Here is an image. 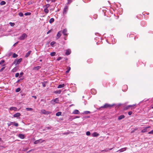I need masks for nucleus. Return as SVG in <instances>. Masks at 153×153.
<instances>
[{"label": "nucleus", "mask_w": 153, "mask_h": 153, "mask_svg": "<svg viewBox=\"0 0 153 153\" xmlns=\"http://www.w3.org/2000/svg\"><path fill=\"white\" fill-rule=\"evenodd\" d=\"M42 59H40V62H42Z\"/></svg>", "instance_id": "nucleus-58"}, {"label": "nucleus", "mask_w": 153, "mask_h": 153, "mask_svg": "<svg viewBox=\"0 0 153 153\" xmlns=\"http://www.w3.org/2000/svg\"><path fill=\"white\" fill-rule=\"evenodd\" d=\"M55 43V42H52L51 43V45L53 47Z\"/></svg>", "instance_id": "nucleus-33"}, {"label": "nucleus", "mask_w": 153, "mask_h": 153, "mask_svg": "<svg viewBox=\"0 0 153 153\" xmlns=\"http://www.w3.org/2000/svg\"><path fill=\"white\" fill-rule=\"evenodd\" d=\"M44 12L46 13H47L49 12V10L47 8H45L44 9Z\"/></svg>", "instance_id": "nucleus-23"}, {"label": "nucleus", "mask_w": 153, "mask_h": 153, "mask_svg": "<svg viewBox=\"0 0 153 153\" xmlns=\"http://www.w3.org/2000/svg\"><path fill=\"white\" fill-rule=\"evenodd\" d=\"M124 117H125V116L124 115H122L118 117V119L119 120H121L124 118Z\"/></svg>", "instance_id": "nucleus-20"}, {"label": "nucleus", "mask_w": 153, "mask_h": 153, "mask_svg": "<svg viewBox=\"0 0 153 153\" xmlns=\"http://www.w3.org/2000/svg\"><path fill=\"white\" fill-rule=\"evenodd\" d=\"M132 111H129L128 112V114L129 115H131L132 114Z\"/></svg>", "instance_id": "nucleus-46"}, {"label": "nucleus", "mask_w": 153, "mask_h": 153, "mask_svg": "<svg viewBox=\"0 0 153 153\" xmlns=\"http://www.w3.org/2000/svg\"><path fill=\"white\" fill-rule=\"evenodd\" d=\"M61 31L59 32L57 34V39L59 38L61 36Z\"/></svg>", "instance_id": "nucleus-16"}, {"label": "nucleus", "mask_w": 153, "mask_h": 153, "mask_svg": "<svg viewBox=\"0 0 153 153\" xmlns=\"http://www.w3.org/2000/svg\"><path fill=\"white\" fill-rule=\"evenodd\" d=\"M146 130H147L146 128H145L141 131L142 132V133H145L146 131Z\"/></svg>", "instance_id": "nucleus-36"}, {"label": "nucleus", "mask_w": 153, "mask_h": 153, "mask_svg": "<svg viewBox=\"0 0 153 153\" xmlns=\"http://www.w3.org/2000/svg\"><path fill=\"white\" fill-rule=\"evenodd\" d=\"M112 149V148L106 149H104V150L101 151V152H107V151H108V150H111Z\"/></svg>", "instance_id": "nucleus-25"}, {"label": "nucleus", "mask_w": 153, "mask_h": 153, "mask_svg": "<svg viewBox=\"0 0 153 153\" xmlns=\"http://www.w3.org/2000/svg\"><path fill=\"white\" fill-rule=\"evenodd\" d=\"M135 106V105H128V106H127V108H128L129 107H134V106Z\"/></svg>", "instance_id": "nucleus-41"}, {"label": "nucleus", "mask_w": 153, "mask_h": 153, "mask_svg": "<svg viewBox=\"0 0 153 153\" xmlns=\"http://www.w3.org/2000/svg\"><path fill=\"white\" fill-rule=\"evenodd\" d=\"M31 14V13L29 12L26 13H25V16L30 15Z\"/></svg>", "instance_id": "nucleus-37"}, {"label": "nucleus", "mask_w": 153, "mask_h": 153, "mask_svg": "<svg viewBox=\"0 0 153 153\" xmlns=\"http://www.w3.org/2000/svg\"><path fill=\"white\" fill-rule=\"evenodd\" d=\"M54 19L53 18H51L49 20V22H50V23H51L52 22H54Z\"/></svg>", "instance_id": "nucleus-22"}, {"label": "nucleus", "mask_w": 153, "mask_h": 153, "mask_svg": "<svg viewBox=\"0 0 153 153\" xmlns=\"http://www.w3.org/2000/svg\"><path fill=\"white\" fill-rule=\"evenodd\" d=\"M68 6H66L65 7V8L64 9L63 11V14H66L67 12L68 11Z\"/></svg>", "instance_id": "nucleus-6"}, {"label": "nucleus", "mask_w": 153, "mask_h": 153, "mask_svg": "<svg viewBox=\"0 0 153 153\" xmlns=\"http://www.w3.org/2000/svg\"><path fill=\"white\" fill-rule=\"evenodd\" d=\"M20 91V89L19 88H17L16 90V92H19Z\"/></svg>", "instance_id": "nucleus-40"}, {"label": "nucleus", "mask_w": 153, "mask_h": 153, "mask_svg": "<svg viewBox=\"0 0 153 153\" xmlns=\"http://www.w3.org/2000/svg\"><path fill=\"white\" fill-rule=\"evenodd\" d=\"M18 56V55L15 53H14L13 55V57L14 58H16Z\"/></svg>", "instance_id": "nucleus-30"}, {"label": "nucleus", "mask_w": 153, "mask_h": 153, "mask_svg": "<svg viewBox=\"0 0 153 153\" xmlns=\"http://www.w3.org/2000/svg\"><path fill=\"white\" fill-rule=\"evenodd\" d=\"M79 117L76 116V117H75V118H79Z\"/></svg>", "instance_id": "nucleus-56"}, {"label": "nucleus", "mask_w": 153, "mask_h": 153, "mask_svg": "<svg viewBox=\"0 0 153 153\" xmlns=\"http://www.w3.org/2000/svg\"><path fill=\"white\" fill-rule=\"evenodd\" d=\"M26 109L27 111H32V110H33V109L31 108H26Z\"/></svg>", "instance_id": "nucleus-34"}, {"label": "nucleus", "mask_w": 153, "mask_h": 153, "mask_svg": "<svg viewBox=\"0 0 153 153\" xmlns=\"http://www.w3.org/2000/svg\"><path fill=\"white\" fill-rule=\"evenodd\" d=\"M152 108H153V106H152Z\"/></svg>", "instance_id": "nucleus-61"}, {"label": "nucleus", "mask_w": 153, "mask_h": 153, "mask_svg": "<svg viewBox=\"0 0 153 153\" xmlns=\"http://www.w3.org/2000/svg\"><path fill=\"white\" fill-rule=\"evenodd\" d=\"M59 100L58 98H56L54 100H52L51 101V103L52 104H54L55 103H58L59 102Z\"/></svg>", "instance_id": "nucleus-4"}, {"label": "nucleus", "mask_w": 153, "mask_h": 153, "mask_svg": "<svg viewBox=\"0 0 153 153\" xmlns=\"http://www.w3.org/2000/svg\"><path fill=\"white\" fill-rule=\"evenodd\" d=\"M27 35L26 33H24L20 37V40H24L25 38H26Z\"/></svg>", "instance_id": "nucleus-5"}, {"label": "nucleus", "mask_w": 153, "mask_h": 153, "mask_svg": "<svg viewBox=\"0 0 153 153\" xmlns=\"http://www.w3.org/2000/svg\"><path fill=\"white\" fill-rule=\"evenodd\" d=\"M50 5L49 4H47L45 5L44 6L46 8H48L49 6Z\"/></svg>", "instance_id": "nucleus-38"}, {"label": "nucleus", "mask_w": 153, "mask_h": 153, "mask_svg": "<svg viewBox=\"0 0 153 153\" xmlns=\"http://www.w3.org/2000/svg\"><path fill=\"white\" fill-rule=\"evenodd\" d=\"M71 0H68V4H69L70 3H71Z\"/></svg>", "instance_id": "nucleus-49"}, {"label": "nucleus", "mask_w": 153, "mask_h": 153, "mask_svg": "<svg viewBox=\"0 0 153 153\" xmlns=\"http://www.w3.org/2000/svg\"><path fill=\"white\" fill-rule=\"evenodd\" d=\"M71 53V50L69 49H68L66 50L65 54L67 55H68L70 54Z\"/></svg>", "instance_id": "nucleus-12"}, {"label": "nucleus", "mask_w": 153, "mask_h": 153, "mask_svg": "<svg viewBox=\"0 0 153 153\" xmlns=\"http://www.w3.org/2000/svg\"><path fill=\"white\" fill-rule=\"evenodd\" d=\"M41 68V67L40 66H38L34 68L33 69L34 70H38Z\"/></svg>", "instance_id": "nucleus-18"}, {"label": "nucleus", "mask_w": 153, "mask_h": 153, "mask_svg": "<svg viewBox=\"0 0 153 153\" xmlns=\"http://www.w3.org/2000/svg\"><path fill=\"white\" fill-rule=\"evenodd\" d=\"M44 140L42 139H39L38 140H36L34 142V144H37L39 143H41L43 142Z\"/></svg>", "instance_id": "nucleus-7"}, {"label": "nucleus", "mask_w": 153, "mask_h": 153, "mask_svg": "<svg viewBox=\"0 0 153 153\" xmlns=\"http://www.w3.org/2000/svg\"><path fill=\"white\" fill-rule=\"evenodd\" d=\"M4 62V61L3 60H2L0 62V65H2V64H3Z\"/></svg>", "instance_id": "nucleus-45"}, {"label": "nucleus", "mask_w": 153, "mask_h": 153, "mask_svg": "<svg viewBox=\"0 0 153 153\" xmlns=\"http://www.w3.org/2000/svg\"><path fill=\"white\" fill-rule=\"evenodd\" d=\"M71 70V68L68 67V70L66 71V73H68Z\"/></svg>", "instance_id": "nucleus-32"}, {"label": "nucleus", "mask_w": 153, "mask_h": 153, "mask_svg": "<svg viewBox=\"0 0 153 153\" xmlns=\"http://www.w3.org/2000/svg\"><path fill=\"white\" fill-rule=\"evenodd\" d=\"M7 125L8 126H10L12 125H13L16 127H17L19 126V124L17 123L12 122H9L7 123Z\"/></svg>", "instance_id": "nucleus-1"}, {"label": "nucleus", "mask_w": 153, "mask_h": 153, "mask_svg": "<svg viewBox=\"0 0 153 153\" xmlns=\"http://www.w3.org/2000/svg\"><path fill=\"white\" fill-rule=\"evenodd\" d=\"M9 109L10 111L13 110L14 111H16L17 110V108L16 107H10Z\"/></svg>", "instance_id": "nucleus-10"}, {"label": "nucleus", "mask_w": 153, "mask_h": 153, "mask_svg": "<svg viewBox=\"0 0 153 153\" xmlns=\"http://www.w3.org/2000/svg\"><path fill=\"white\" fill-rule=\"evenodd\" d=\"M79 111L77 110L76 109L74 111L73 113L75 114H79Z\"/></svg>", "instance_id": "nucleus-14"}, {"label": "nucleus", "mask_w": 153, "mask_h": 153, "mask_svg": "<svg viewBox=\"0 0 153 153\" xmlns=\"http://www.w3.org/2000/svg\"><path fill=\"white\" fill-rule=\"evenodd\" d=\"M99 134H92L93 136L94 137H97Z\"/></svg>", "instance_id": "nucleus-47"}, {"label": "nucleus", "mask_w": 153, "mask_h": 153, "mask_svg": "<svg viewBox=\"0 0 153 153\" xmlns=\"http://www.w3.org/2000/svg\"><path fill=\"white\" fill-rule=\"evenodd\" d=\"M41 113L42 114H48L51 113V112L49 111H46L45 110L42 109L41 110Z\"/></svg>", "instance_id": "nucleus-3"}, {"label": "nucleus", "mask_w": 153, "mask_h": 153, "mask_svg": "<svg viewBox=\"0 0 153 153\" xmlns=\"http://www.w3.org/2000/svg\"><path fill=\"white\" fill-rule=\"evenodd\" d=\"M51 31V30H49L47 32V34H49V33H50Z\"/></svg>", "instance_id": "nucleus-50"}, {"label": "nucleus", "mask_w": 153, "mask_h": 153, "mask_svg": "<svg viewBox=\"0 0 153 153\" xmlns=\"http://www.w3.org/2000/svg\"><path fill=\"white\" fill-rule=\"evenodd\" d=\"M62 58L61 57H59L57 59V60L58 61H59L60 59H62Z\"/></svg>", "instance_id": "nucleus-44"}, {"label": "nucleus", "mask_w": 153, "mask_h": 153, "mask_svg": "<svg viewBox=\"0 0 153 153\" xmlns=\"http://www.w3.org/2000/svg\"><path fill=\"white\" fill-rule=\"evenodd\" d=\"M43 87H45V85H43Z\"/></svg>", "instance_id": "nucleus-59"}, {"label": "nucleus", "mask_w": 153, "mask_h": 153, "mask_svg": "<svg viewBox=\"0 0 153 153\" xmlns=\"http://www.w3.org/2000/svg\"><path fill=\"white\" fill-rule=\"evenodd\" d=\"M31 51H28L26 54L25 57H28L30 55V53H31Z\"/></svg>", "instance_id": "nucleus-15"}, {"label": "nucleus", "mask_w": 153, "mask_h": 153, "mask_svg": "<svg viewBox=\"0 0 153 153\" xmlns=\"http://www.w3.org/2000/svg\"><path fill=\"white\" fill-rule=\"evenodd\" d=\"M1 140V139L0 138V141Z\"/></svg>", "instance_id": "nucleus-62"}, {"label": "nucleus", "mask_w": 153, "mask_h": 153, "mask_svg": "<svg viewBox=\"0 0 153 153\" xmlns=\"http://www.w3.org/2000/svg\"><path fill=\"white\" fill-rule=\"evenodd\" d=\"M65 85L64 84H60L58 86V88H61L63 87H64L65 86Z\"/></svg>", "instance_id": "nucleus-19"}, {"label": "nucleus", "mask_w": 153, "mask_h": 153, "mask_svg": "<svg viewBox=\"0 0 153 153\" xmlns=\"http://www.w3.org/2000/svg\"><path fill=\"white\" fill-rule=\"evenodd\" d=\"M4 67H3L1 69V71H2V70H4Z\"/></svg>", "instance_id": "nucleus-52"}, {"label": "nucleus", "mask_w": 153, "mask_h": 153, "mask_svg": "<svg viewBox=\"0 0 153 153\" xmlns=\"http://www.w3.org/2000/svg\"><path fill=\"white\" fill-rule=\"evenodd\" d=\"M18 136L19 137L22 139L24 138L25 137L24 134H18Z\"/></svg>", "instance_id": "nucleus-17"}, {"label": "nucleus", "mask_w": 153, "mask_h": 153, "mask_svg": "<svg viewBox=\"0 0 153 153\" xmlns=\"http://www.w3.org/2000/svg\"><path fill=\"white\" fill-rule=\"evenodd\" d=\"M61 90H58V91H55V93L56 94H60L61 93Z\"/></svg>", "instance_id": "nucleus-31"}, {"label": "nucleus", "mask_w": 153, "mask_h": 153, "mask_svg": "<svg viewBox=\"0 0 153 153\" xmlns=\"http://www.w3.org/2000/svg\"><path fill=\"white\" fill-rule=\"evenodd\" d=\"M23 72H21L20 74L19 77H21L23 75Z\"/></svg>", "instance_id": "nucleus-43"}, {"label": "nucleus", "mask_w": 153, "mask_h": 153, "mask_svg": "<svg viewBox=\"0 0 153 153\" xmlns=\"http://www.w3.org/2000/svg\"><path fill=\"white\" fill-rule=\"evenodd\" d=\"M28 149V147H25L23 148L22 149V151H25L27 150Z\"/></svg>", "instance_id": "nucleus-28"}, {"label": "nucleus", "mask_w": 153, "mask_h": 153, "mask_svg": "<svg viewBox=\"0 0 153 153\" xmlns=\"http://www.w3.org/2000/svg\"><path fill=\"white\" fill-rule=\"evenodd\" d=\"M67 30L66 29H64L62 31L63 34L65 36H67Z\"/></svg>", "instance_id": "nucleus-11"}, {"label": "nucleus", "mask_w": 153, "mask_h": 153, "mask_svg": "<svg viewBox=\"0 0 153 153\" xmlns=\"http://www.w3.org/2000/svg\"><path fill=\"white\" fill-rule=\"evenodd\" d=\"M33 97L34 98V99H36V96H33Z\"/></svg>", "instance_id": "nucleus-54"}, {"label": "nucleus", "mask_w": 153, "mask_h": 153, "mask_svg": "<svg viewBox=\"0 0 153 153\" xmlns=\"http://www.w3.org/2000/svg\"><path fill=\"white\" fill-rule=\"evenodd\" d=\"M149 134H153V130L149 133Z\"/></svg>", "instance_id": "nucleus-48"}, {"label": "nucleus", "mask_w": 153, "mask_h": 153, "mask_svg": "<svg viewBox=\"0 0 153 153\" xmlns=\"http://www.w3.org/2000/svg\"><path fill=\"white\" fill-rule=\"evenodd\" d=\"M19 76V74L18 73H17L16 74L15 76L16 77H18Z\"/></svg>", "instance_id": "nucleus-42"}, {"label": "nucleus", "mask_w": 153, "mask_h": 153, "mask_svg": "<svg viewBox=\"0 0 153 153\" xmlns=\"http://www.w3.org/2000/svg\"><path fill=\"white\" fill-rule=\"evenodd\" d=\"M96 92V91L95 89H92L91 90V93L94 95L95 94Z\"/></svg>", "instance_id": "nucleus-13"}, {"label": "nucleus", "mask_w": 153, "mask_h": 153, "mask_svg": "<svg viewBox=\"0 0 153 153\" xmlns=\"http://www.w3.org/2000/svg\"><path fill=\"white\" fill-rule=\"evenodd\" d=\"M126 148H122L121 149H120V150L118 151L117 152L120 151V152H124V151L126 150Z\"/></svg>", "instance_id": "nucleus-21"}, {"label": "nucleus", "mask_w": 153, "mask_h": 153, "mask_svg": "<svg viewBox=\"0 0 153 153\" xmlns=\"http://www.w3.org/2000/svg\"><path fill=\"white\" fill-rule=\"evenodd\" d=\"M21 116V114L19 113H17L13 115V117H20Z\"/></svg>", "instance_id": "nucleus-9"}, {"label": "nucleus", "mask_w": 153, "mask_h": 153, "mask_svg": "<svg viewBox=\"0 0 153 153\" xmlns=\"http://www.w3.org/2000/svg\"><path fill=\"white\" fill-rule=\"evenodd\" d=\"M9 24H10V25L11 26H13L15 25L14 23H12L11 22H10Z\"/></svg>", "instance_id": "nucleus-35"}, {"label": "nucleus", "mask_w": 153, "mask_h": 153, "mask_svg": "<svg viewBox=\"0 0 153 153\" xmlns=\"http://www.w3.org/2000/svg\"><path fill=\"white\" fill-rule=\"evenodd\" d=\"M89 113H90V112L89 111H85L83 113V114H88Z\"/></svg>", "instance_id": "nucleus-29"}, {"label": "nucleus", "mask_w": 153, "mask_h": 153, "mask_svg": "<svg viewBox=\"0 0 153 153\" xmlns=\"http://www.w3.org/2000/svg\"><path fill=\"white\" fill-rule=\"evenodd\" d=\"M22 59L20 58L19 59H16L13 62V64H15L16 65L19 64L21 62Z\"/></svg>", "instance_id": "nucleus-2"}, {"label": "nucleus", "mask_w": 153, "mask_h": 153, "mask_svg": "<svg viewBox=\"0 0 153 153\" xmlns=\"http://www.w3.org/2000/svg\"><path fill=\"white\" fill-rule=\"evenodd\" d=\"M33 150V149H31V150H30L29 151H28V152H27V153H29V152H30L32 151Z\"/></svg>", "instance_id": "nucleus-51"}, {"label": "nucleus", "mask_w": 153, "mask_h": 153, "mask_svg": "<svg viewBox=\"0 0 153 153\" xmlns=\"http://www.w3.org/2000/svg\"><path fill=\"white\" fill-rule=\"evenodd\" d=\"M62 113L61 112H58L56 114V115L57 116H59L61 115Z\"/></svg>", "instance_id": "nucleus-24"}, {"label": "nucleus", "mask_w": 153, "mask_h": 153, "mask_svg": "<svg viewBox=\"0 0 153 153\" xmlns=\"http://www.w3.org/2000/svg\"><path fill=\"white\" fill-rule=\"evenodd\" d=\"M6 4V2L4 1H2L0 3V4L1 5H4Z\"/></svg>", "instance_id": "nucleus-26"}, {"label": "nucleus", "mask_w": 153, "mask_h": 153, "mask_svg": "<svg viewBox=\"0 0 153 153\" xmlns=\"http://www.w3.org/2000/svg\"><path fill=\"white\" fill-rule=\"evenodd\" d=\"M55 54H56V53L55 52H51L50 53V55L52 56H54Z\"/></svg>", "instance_id": "nucleus-27"}, {"label": "nucleus", "mask_w": 153, "mask_h": 153, "mask_svg": "<svg viewBox=\"0 0 153 153\" xmlns=\"http://www.w3.org/2000/svg\"><path fill=\"white\" fill-rule=\"evenodd\" d=\"M86 134H90V131H87L86 133Z\"/></svg>", "instance_id": "nucleus-53"}, {"label": "nucleus", "mask_w": 153, "mask_h": 153, "mask_svg": "<svg viewBox=\"0 0 153 153\" xmlns=\"http://www.w3.org/2000/svg\"><path fill=\"white\" fill-rule=\"evenodd\" d=\"M112 105L108 104H105V105H104L103 106H102L101 107V108H107V107H110Z\"/></svg>", "instance_id": "nucleus-8"}, {"label": "nucleus", "mask_w": 153, "mask_h": 153, "mask_svg": "<svg viewBox=\"0 0 153 153\" xmlns=\"http://www.w3.org/2000/svg\"><path fill=\"white\" fill-rule=\"evenodd\" d=\"M19 15L21 17H22L23 16V14L22 13H21V12L19 13Z\"/></svg>", "instance_id": "nucleus-39"}, {"label": "nucleus", "mask_w": 153, "mask_h": 153, "mask_svg": "<svg viewBox=\"0 0 153 153\" xmlns=\"http://www.w3.org/2000/svg\"><path fill=\"white\" fill-rule=\"evenodd\" d=\"M87 135H89L90 134H87Z\"/></svg>", "instance_id": "nucleus-63"}, {"label": "nucleus", "mask_w": 153, "mask_h": 153, "mask_svg": "<svg viewBox=\"0 0 153 153\" xmlns=\"http://www.w3.org/2000/svg\"><path fill=\"white\" fill-rule=\"evenodd\" d=\"M4 65H2V66H4Z\"/></svg>", "instance_id": "nucleus-60"}, {"label": "nucleus", "mask_w": 153, "mask_h": 153, "mask_svg": "<svg viewBox=\"0 0 153 153\" xmlns=\"http://www.w3.org/2000/svg\"><path fill=\"white\" fill-rule=\"evenodd\" d=\"M46 0L47 2H48L50 1V0Z\"/></svg>", "instance_id": "nucleus-55"}, {"label": "nucleus", "mask_w": 153, "mask_h": 153, "mask_svg": "<svg viewBox=\"0 0 153 153\" xmlns=\"http://www.w3.org/2000/svg\"><path fill=\"white\" fill-rule=\"evenodd\" d=\"M93 134H97L96 133V132H94L93 133Z\"/></svg>", "instance_id": "nucleus-57"}]
</instances>
